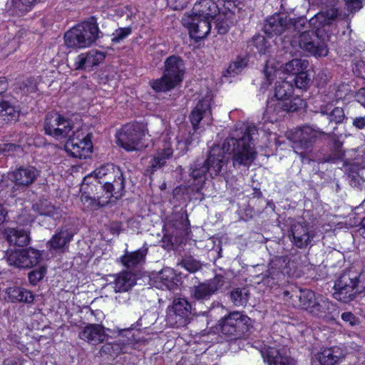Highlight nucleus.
Listing matches in <instances>:
<instances>
[{"label": "nucleus", "mask_w": 365, "mask_h": 365, "mask_svg": "<svg viewBox=\"0 0 365 365\" xmlns=\"http://www.w3.org/2000/svg\"><path fill=\"white\" fill-rule=\"evenodd\" d=\"M256 133L257 129L255 126H248L241 137L226 138L222 146L217 145L211 148L206 160L202 162L197 160L191 164L189 176L193 180V183L189 186L190 189L196 193H201L209 178L213 179L221 175L231 153L235 168L241 165L249 167L256 156V152L252 146V136Z\"/></svg>", "instance_id": "1"}, {"label": "nucleus", "mask_w": 365, "mask_h": 365, "mask_svg": "<svg viewBox=\"0 0 365 365\" xmlns=\"http://www.w3.org/2000/svg\"><path fill=\"white\" fill-rule=\"evenodd\" d=\"M295 31L292 36H286L282 38L281 46L285 53L297 56L304 53L307 56L316 58L325 57L329 53L327 43L319 37V30Z\"/></svg>", "instance_id": "2"}, {"label": "nucleus", "mask_w": 365, "mask_h": 365, "mask_svg": "<svg viewBox=\"0 0 365 365\" xmlns=\"http://www.w3.org/2000/svg\"><path fill=\"white\" fill-rule=\"evenodd\" d=\"M219 8L212 0H201L195 4L192 14L184 15L182 25L189 31L190 36L199 41L207 37L211 29V21L215 19Z\"/></svg>", "instance_id": "3"}, {"label": "nucleus", "mask_w": 365, "mask_h": 365, "mask_svg": "<svg viewBox=\"0 0 365 365\" xmlns=\"http://www.w3.org/2000/svg\"><path fill=\"white\" fill-rule=\"evenodd\" d=\"M103 36L96 19L93 16L71 29L64 34L65 44L73 48H81L91 46Z\"/></svg>", "instance_id": "4"}, {"label": "nucleus", "mask_w": 365, "mask_h": 365, "mask_svg": "<svg viewBox=\"0 0 365 365\" xmlns=\"http://www.w3.org/2000/svg\"><path fill=\"white\" fill-rule=\"evenodd\" d=\"M185 69L183 61L180 56H170L164 62L163 76L151 80L149 84L155 92L170 91L182 81Z\"/></svg>", "instance_id": "5"}, {"label": "nucleus", "mask_w": 365, "mask_h": 365, "mask_svg": "<svg viewBox=\"0 0 365 365\" xmlns=\"http://www.w3.org/2000/svg\"><path fill=\"white\" fill-rule=\"evenodd\" d=\"M309 2L319 9V11L309 21V24L313 29H323L326 31V27H329L346 16L341 9L339 0H310Z\"/></svg>", "instance_id": "6"}, {"label": "nucleus", "mask_w": 365, "mask_h": 365, "mask_svg": "<svg viewBox=\"0 0 365 365\" xmlns=\"http://www.w3.org/2000/svg\"><path fill=\"white\" fill-rule=\"evenodd\" d=\"M307 25L304 18L292 19L286 13H275L269 16L264 24V31L269 37L279 36L286 33V36H292L295 31H300Z\"/></svg>", "instance_id": "7"}, {"label": "nucleus", "mask_w": 365, "mask_h": 365, "mask_svg": "<svg viewBox=\"0 0 365 365\" xmlns=\"http://www.w3.org/2000/svg\"><path fill=\"white\" fill-rule=\"evenodd\" d=\"M252 327V320L240 312H232L222 317L216 329L229 339L243 337Z\"/></svg>", "instance_id": "8"}, {"label": "nucleus", "mask_w": 365, "mask_h": 365, "mask_svg": "<svg viewBox=\"0 0 365 365\" xmlns=\"http://www.w3.org/2000/svg\"><path fill=\"white\" fill-rule=\"evenodd\" d=\"M327 135L329 133L309 125L301 127L292 134L293 149L297 154L304 157L312 150L313 145L319 138Z\"/></svg>", "instance_id": "9"}, {"label": "nucleus", "mask_w": 365, "mask_h": 365, "mask_svg": "<svg viewBox=\"0 0 365 365\" xmlns=\"http://www.w3.org/2000/svg\"><path fill=\"white\" fill-rule=\"evenodd\" d=\"M289 264L288 256H273L269 259L267 269L255 276L259 279L257 283H262L268 287L277 284L286 274L289 273Z\"/></svg>", "instance_id": "10"}, {"label": "nucleus", "mask_w": 365, "mask_h": 365, "mask_svg": "<svg viewBox=\"0 0 365 365\" xmlns=\"http://www.w3.org/2000/svg\"><path fill=\"white\" fill-rule=\"evenodd\" d=\"M358 273L355 271L344 272L334 283L333 297L343 303L353 301L359 294L357 289Z\"/></svg>", "instance_id": "11"}, {"label": "nucleus", "mask_w": 365, "mask_h": 365, "mask_svg": "<svg viewBox=\"0 0 365 365\" xmlns=\"http://www.w3.org/2000/svg\"><path fill=\"white\" fill-rule=\"evenodd\" d=\"M145 135L140 124H127L116 135L118 144L128 151L140 150L145 147L143 139Z\"/></svg>", "instance_id": "12"}, {"label": "nucleus", "mask_w": 365, "mask_h": 365, "mask_svg": "<svg viewBox=\"0 0 365 365\" xmlns=\"http://www.w3.org/2000/svg\"><path fill=\"white\" fill-rule=\"evenodd\" d=\"M191 304L184 298H175L166 312V322L174 328L183 327L190 322Z\"/></svg>", "instance_id": "13"}, {"label": "nucleus", "mask_w": 365, "mask_h": 365, "mask_svg": "<svg viewBox=\"0 0 365 365\" xmlns=\"http://www.w3.org/2000/svg\"><path fill=\"white\" fill-rule=\"evenodd\" d=\"M65 150L74 158H86L93 147L91 134H83L80 130L73 132V135L65 143Z\"/></svg>", "instance_id": "14"}, {"label": "nucleus", "mask_w": 365, "mask_h": 365, "mask_svg": "<svg viewBox=\"0 0 365 365\" xmlns=\"http://www.w3.org/2000/svg\"><path fill=\"white\" fill-rule=\"evenodd\" d=\"M41 258L39 251L32 248H26L11 251L6 254L9 264L18 268L29 269L36 265Z\"/></svg>", "instance_id": "15"}, {"label": "nucleus", "mask_w": 365, "mask_h": 365, "mask_svg": "<svg viewBox=\"0 0 365 365\" xmlns=\"http://www.w3.org/2000/svg\"><path fill=\"white\" fill-rule=\"evenodd\" d=\"M114 281L106 284V288L113 289L115 293H120L115 297V299L119 302H125L129 299V290L135 284V275L131 272H122L117 275L113 276Z\"/></svg>", "instance_id": "16"}, {"label": "nucleus", "mask_w": 365, "mask_h": 365, "mask_svg": "<svg viewBox=\"0 0 365 365\" xmlns=\"http://www.w3.org/2000/svg\"><path fill=\"white\" fill-rule=\"evenodd\" d=\"M225 284V277L216 274L213 278L205 282L194 286L191 290V297L196 301L204 303L210 300V297L216 294Z\"/></svg>", "instance_id": "17"}, {"label": "nucleus", "mask_w": 365, "mask_h": 365, "mask_svg": "<svg viewBox=\"0 0 365 365\" xmlns=\"http://www.w3.org/2000/svg\"><path fill=\"white\" fill-rule=\"evenodd\" d=\"M211 101L212 98L207 96L197 102L189 116L192 128H204L205 125L212 123Z\"/></svg>", "instance_id": "18"}, {"label": "nucleus", "mask_w": 365, "mask_h": 365, "mask_svg": "<svg viewBox=\"0 0 365 365\" xmlns=\"http://www.w3.org/2000/svg\"><path fill=\"white\" fill-rule=\"evenodd\" d=\"M292 242L298 248L302 249L310 245L315 235L309 230L308 223L304 220L294 222L290 227Z\"/></svg>", "instance_id": "19"}, {"label": "nucleus", "mask_w": 365, "mask_h": 365, "mask_svg": "<svg viewBox=\"0 0 365 365\" xmlns=\"http://www.w3.org/2000/svg\"><path fill=\"white\" fill-rule=\"evenodd\" d=\"M180 274L176 273L172 268L165 267L158 273L155 283L160 289L175 291L182 284Z\"/></svg>", "instance_id": "20"}, {"label": "nucleus", "mask_w": 365, "mask_h": 365, "mask_svg": "<svg viewBox=\"0 0 365 365\" xmlns=\"http://www.w3.org/2000/svg\"><path fill=\"white\" fill-rule=\"evenodd\" d=\"M115 178H103L101 180L106 189V198H110L114 202L120 199L125 194V178L120 169V175Z\"/></svg>", "instance_id": "21"}, {"label": "nucleus", "mask_w": 365, "mask_h": 365, "mask_svg": "<svg viewBox=\"0 0 365 365\" xmlns=\"http://www.w3.org/2000/svg\"><path fill=\"white\" fill-rule=\"evenodd\" d=\"M262 356L268 365H296L295 360L291 357L283 347H267Z\"/></svg>", "instance_id": "22"}, {"label": "nucleus", "mask_w": 365, "mask_h": 365, "mask_svg": "<svg viewBox=\"0 0 365 365\" xmlns=\"http://www.w3.org/2000/svg\"><path fill=\"white\" fill-rule=\"evenodd\" d=\"M81 339L87 341L92 345H96L103 342L108 336L105 331V328L98 324H88L82 328L78 334Z\"/></svg>", "instance_id": "23"}, {"label": "nucleus", "mask_w": 365, "mask_h": 365, "mask_svg": "<svg viewBox=\"0 0 365 365\" xmlns=\"http://www.w3.org/2000/svg\"><path fill=\"white\" fill-rule=\"evenodd\" d=\"M106 58V53L97 50H91L78 55L75 61V69L91 71L98 66Z\"/></svg>", "instance_id": "24"}, {"label": "nucleus", "mask_w": 365, "mask_h": 365, "mask_svg": "<svg viewBox=\"0 0 365 365\" xmlns=\"http://www.w3.org/2000/svg\"><path fill=\"white\" fill-rule=\"evenodd\" d=\"M322 124L324 128L327 130V133H334V130L336 129V125L341 123L345 118V113L343 108L336 107L331 111H328L327 108H321Z\"/></svg>", "instance_id": "25"}, {"label": "nucleus", "mask_w": 365, "mask_h": 365, "mask_svg": "<svg viewBox=\"0 0 365 365\" xmlns=\"http://www.w3.org/2000/svg\"><path fill=\"white\" fill-rule=\"evenodd\" d=\"M39 175V171L33 166L20 167L11 174V180L19 187L31 185Z\"/></svg>", "instance_id": "26"}, {"label": "nucleus", "mask_w": 365, "mask_h": 365, "mask_svg": "<svg viewBox=\"0 0 365 365\" xmlns=\"http://www.w3.org/2000/svg\"><path fill=\"white\" fill-rule=\"evenodd\" d=\"M74 235L71 229L61 228L58 230L47 242V247L51 250H64L68 248Z\"/></svg>", "instance_id": "27"}, {"label": "nucleus", "mask_w": 365, "mask_h": 365, "mask_svg": "<svg viewBox=\"0 0 365 365\" xmlns=\"http://www.w3.org/2000/svg\"><path fill=\"white\" fill-rule=\"evenodd\" d=\"M148 245L144 243L143 246L134 252L126 251L121 257L123 264L128 268L137 267L145 262V257L148 254Z\"/></svg>", "instance_id": "28"}, {"label": "nucleus", "mask_w": 365, "mask_h": 365, "mask_svg": "<svg viewBox=\"0 0 365 365\" xmlns=\"http://www.w3.org/2000/svg\"><path fill=\"white\" fill-rule=\"evenodd\" d=\"M9 299L12 303H27L32 304L34 299L33 293L21 287L14 286L8 287L6 289Z\"/></svg>", "instance_id": "29"}, {"label": "nucleus", "mask_w": 365, "mask_h": 365, "mask_svg": "<svg viewBox=\"0 0 365 365\" xmlns=\"http://www.w3.org/2000/svg\"><path fill=\"white\" fill-rule=\"evenodd\" d=\"M104 186L101 180H98L93 174H91L83 178L81 191L82 194L96 196L97 193H100V191L106 192Z\"/></svg>", "instance_id": "30"}, {"label": "nucleus", "mask_w": 365, "mask_h": 365, "mask_svg": "<svg viewBox=\"0 0 365 365\" xmlns=\"http://www.w3.org/2000/svg\"><path fill=\"white\" fill-rule=\"evenodd\" d=\"M173 155V150L170 148H165L158 150L149 162L146 171L152 175L158 169L166 164V160Z\"/></svg>", "instance_id": "31"}, {"label": "nucleus", "mask_w": 365, "mask_h": 365, "mask_svg": "<svg viewBox=\"0 0 365 365\" xmlns=\"http://www.w3.org/2000/svg\"><path fill=\"white\" fill-rule=\"evenodd\" d=\"M6 239L10 245L18 247L27 246L31 240L29 232L23 229L19 228L7 230Z\"/></svg>", "instance_id": "32"}, {"label": "nucleus", "mask_w": 365, "mask_h": 365, "mask_svg": "<svg viewBox=\"0 0 365 365\" xmlns=\"http://www.w3.org/2000/svg\"><path fill=\"white\" fill-rule=\"evenodd\" d=\"M334 309L333 304L328 299L319 295L318 299L309 314L318 318H325L332 312Z\"/></svg>", "instance_id": "33"}, {"label": "nucleus", "mask_w": 365, "mask_h": 365, "mask_svg": "<svg viewBox=\"0 0 365 365\" xmlns=\"http://www.w3.org/2000/svg\"><path fill=\"white\" fill-rule=\"evenodd\" d=\"M327 135L333 142L331 152L327 155L324 156L322 160L323 163H335L337 160H341L344 156V150L342 148L343 143L339 140L338 136L335 134L329 133Z\"/></svg>", "instance_id": "34"}, {"label": "nucleus", "mask_w": 365, "mask_h": 365, "mask_svg": "<svg viewBox=\"0 0 365 365\" xmlns=\"http://www.w3.org/2000/svg\"><path fill=\"white\" fill-rule=\"evenodd\" d=\"M345 164L346 173L351 186H360L365 181V179L362 175L364 168L356 163L347 164L345 163Z\"/></svg>", "instance_id": "35"}, {"label": "nucleus", "mask_w": 365, "mask_h": 365, "mask_svg": "<svg viewBox=\"0 0 365 365\" xmlns=\"http://www.w3.org/2000/svg\"><path fill=\"white\" fill-rule=\"evenodd\" d=\"M342 356L338 347L325 349L318 354V360L322 365H334Z\"/></svg>", "instance_id": "36"}, {"label": "nucleus", "mask_w": 365, "mask_h": 365, "mask_svg": "<svg viewBox=\"0 0 365 365\" xmlns=\"http://www.w3.org/2000/svg\"><path fill=\"white\" fill-rule=\"evenodd\" d=\"M233 13L230 11L225 13H217L215 19V29L219 34H225L233 24Z\"/></svg>", "instance_id": "37"}, {"label": "nucleus", "mask_w": 365, "mask_h": 365, "mask_svg": "<svg viewBox=\"0 0 365 365\" xmlns=\"http://www.w3.org/2000/svg\"><path fill=\"white\" fill-rule=\"evenodd\" d=\"M309 65V63L307 60L296 58L286 63L283 66V71L284 73L295 76L307 70Z\"/></svg>", "instance_id": "38"}, {"label": "nucleus", "mask_w": 365, "mask_h": 365, "mask_svg": "<svg viewBox=\"0 0 365 365\" xmlns=\"http://www.w3.org/2000/svg\"><path fill=\"white\" fill-rule=\"evenodd\" d=\"M62 119V115L58 113H48L46 114L43 128L45 133L53 136L59 131L60 120Z\"/></svg>", "instance_id": "39"}, {"label": "nucleus", "mask_w": 365, "mask_h": 365, "mask_svg": "<svg viewBox=\"0 0 365 365\" xmlns=\"http://www.w3.org/2000/svg\"><path fill=\"white\" fill-rule=\"evenodd\" d=\"M248 58L247 55L237 56L229 65L224 72V76H234L240 73L247 66Z\"/></svg>", "instance_id": "40"}, {"label": "nucleus", "mask_w": 365, "mask_h": 365, "mask_svg": "<svg viewBox=\"0 0 365 365\" xmlns=\"http://www.w3.org/2000/svg\"><path fill=\"white\" fill-rule=\"evenodd\" d=\"M100 352L111 356H117L122 353L127 352L126 343L121 340L113 343H106L102 346Z\"/></svg>", "instance_id": "41"}, {"label": "nucleus", "mask_w": 365, "mask_h": 365, "mask_svg": "<svg viewBox=\"0 0 365 365\" xmlns=\"http://www.w3.org/2000/svg\"><path fill=\"white\" fill-rule=\"evenodd\" d=\"M33 208L41 215L54 218L58 215V209L47 200H40L33 205Z\"/></svg>", "instance_id": "42"}, {"label": "nucleus", "mask_w": 365, "mask_h": 365, "mask_svg": "<svg viewBox=\"0 0 365 365\" xmlns=\"http://www.w3.org/2000/svg\"><path fill=\"white\" fill-rule=\"evenodd\" d=\"M81 200L88 202V207L91 209H96L100 207H105L109 203L114 202L110 198H106V195H101L97 193L96 196H90L89 195L82 194Z\"/></svg>", "instance_id": "43"}, {"label": "nucleus", "mask_w": 365, "mask_h": 365, "mask_svg": "<svg viewBox=\"0 0 365 365\" xmlns=\"http://www.w3.org/2000/svg\"><path fill=\"white\" fill-rule=\"evenodd\" d=\"M284 106H285L280 100L272 99L267 105L265 113L270 115L269 118H270L271 120H277L278 117H282L286 113Z\"/></svg>", "instance_id": "44"}, {"label": "nucleus", "mask_w": 365, "mask_h": 365, "mask_svg": "<svg viewBox=\"0 0 365 365\" xmlns=\"http://www.w3.org/2000/svg\"><path fill=\"white\" fill-rule=\"evenodd\" d=\"M173 226L180 232L186 234L190 226L188 216L185 211H180L173 215L172 218Z\"/></svg>", "instance_id": "45"}, {"label": "nucleus", "mask_w": 365, "mask_h": 365, "mask_svg": "<svg viewBox=\"0 0 365 365\" xmlns=\"http://www.w3.org/2000/svg\"><path fill=\"white\" fill-rule=\"evenodd\" d=\"M314 292L310 289H300L293 293L291 295L290 299L294 306L302 309L304 305L308 303V301L314 299Z\"/></svg>", "instance_id": "46"}, {"label": "nucleus", "mask_w": 365, "mask_h": 365, "mask_svg": "<svg viewBox=\"0 0 365 365\" xmlns=\"http://www.w3.org/2000/svg\"><path fill=\"white\" fill-rule=\"evenodd\" d=\"M203 130L204 128H192V131H189L187 136L185 137L183 140L178 142V145L182 146V149L187 151L189 146L197 145L199 143L200 134Z\"/></svg>", "instance_id": "47"}, {"label": "nucleus", "mask_w": 365, "mask_h": 365, "mask_svg": "<svg viewBox=\"0 0 365 365\" xmlns=\"http://www.w3.org/2000/svg\"><path fill=\"white\" fill-rule=\"evenodd\" d=\"M293 86L289 81H277L274 87V97L277 100H282L290 97L293 93Z\"/></svg>", "instance_id": "48"}, {"label": "nucleus", "mask_w": 365, "mask_h": 365, "mask_svg": "<svg viewBox=\"0 0 365 365\" xmlns=\"http://www.w3.org/2000/svg\"><path fill=\"white\" fill-rule=\"evenodd\" d=\"M120 175L119 167L115 166L113 164H107L98 168L95 172L93 176L98 180L103 178H115Z\"/></svg>", "instance_id": "49"}, {"label": "nucleus", "mask_w": 365, "mask_h": 365, "mask_svg": "<svg viewBox=\"0 0 365 365\" xmlns=\"http://www.w3.org/2000/svg\"><path fill=\"white\" fill-rule=\"evenodd\" d=\"M249 290L246 287L237 288L230 292V298L235 306H243L249 298Z\"/></svg>", "instance_id": "50"}, {"label": "nucleus", "mask_w": 365, "mask_h": 365, "mask_svg": "<svg viewBox=\"0 0 365 365\" xmlns=\"http://www.w3.org/2000/svg\"><path fill=\"white\" fill-rule=\"evenodd\" d=\"M73 128V123L71 119L62 115L60 120L59 131L56 134H53L52 137L56 139L66 138L71 136L69 134Z\"/></svg>", "instance_id": "51"}, {"label": "nucleus", "mask_w": 365, "mask_h": 365, "mask_svg": "<svg viewBox=\"0 0 365 365\" xmlns=\"http://www.w3.org/2000/svg\"><path fill=\"white\" fill-rule=\"evenodd\" d=\"M280 101L286 106V107L284 106L286 113L297 111L304 106V102L302 98L297 96H292V95L290 97L280 100Z\"/></svg>", "instance_id": "52"}, {"label": "nucleus", "mask_w": 365, "mask_h": 365, "mask_svg": "<svg viewBox=\"0 0 365 365\" xmlns=\"http://www.w3.org/2000/svg\"><path fill=\"white\" fill-rule=\"evenodd\" d=\"M44 0H11V6L16 14H21L28 11L36 2H42Z\"/></svg>", "instance_id": "53"}, {"label": "nucleus", "mask_w": 365, "mask_h": 365, "mask_svg": "<svg viewBox=\"0 0 365 365\" xmlns=\"http://www.w3.org/2000/svg\"><path fill=\"white\" fill-rule=\"evenodd\" d=\"M249 46L255 47L259 53H265L269 47L265 37L260 34L254 36Z\"/></svg>", "instance_id": "54"}, {"label": "nucleus", "mask_w": 365, "mask_h": 365, "mask_svg": "<svg viewBox=\"0 0 365 365\" xmlns=\"http://www.w3.org/2000/svg\"><path fill=\"white\" fill-rule=\"evenodd\" d=\"M47 269L45 266L35 269L28 274L29 282L32 285H36L46 275Z\"/></svg>", "instance_id": "55"}, {"label": "nucleus", "mask_w": 365, "mask_h": 365, "mask_svg": "<svg viewBox=\"0 0 365 365\" xmlns=\"http://www.w3.org/2000/svg\"><path fill=\"white\" fill-rule=\"evenodd\" d=\"M293 81L297 88L307 89L311 83V78L307 73V70L304 71L302 73L296 75Z\"/></svg>", "instance_id": "56"}, {"label": "nucleus", "mask_w": 365, "mask_h": 365, "mask_svg": "<svg viewBox=\"0 0 365 365\" xmlns=\"http://www.w3.org/2000/svg\"><path fill=\"white\" fill-rule=\"evenodd\" d=\"M180 264L190 272H195L200 269L202 267L199 261L191 257L182 259Z\"/></svg>", "instance_id": "57"}, {"label": "nucleus", "mask_w": 365, "mask_h": 365, "mask_svg": "<svg viewBox=\"0 0 365 365\" xmlns=\"http://www.w3.org/2000/svg\"><path fill=\"white\" fill-rule=\"evenodd\" d=\"M132 29L130 26L118 28L113 32L111 41L113 43H120L130 35Z\"/></svg>", "instance_id": "58"}, {"label": "nucleus", "mask_w": 365, "mask_h": 365, "mask_svg": "<svg viewBox=\"0 0 365 365\" xmlns=\"http://www.w3.org/2000/svg\"><path fill=\"white\" fill-rule=\"evenodd\" d=\"M20 89L26 93H32L37 91V83L34 78H29L21 82Z\"/></svg>", "instance_id": "59"}, {"label": "nucleus", "mask_w": 365, "mask_h": 365, "mask_svg": "<svg viewBox=\"0 0 365 365\" xmlns=\"http://www.w3.org/2000/svg\"><path fill=\"white\" fill-rule=\"evenodd\" d=\"M0 150L5 155H11L16 151L21 150V148L19 145L14 143H4L3 145H1Z\"/></svg>", "instance_id": "60"}, {"label": "nucleus", "mask_w": 365, "mask_h": 365, "mask_svg": "<svg viewBox=\"0 0 365 365\" xmlns=\"http://www.w3.org/2000/svg\"><path fill=\"white\" fill-rule=\"evenodd\" d=\"M133 329V327L128 329H124L119 331L120 335L125 336L127 339L121 340V341H125L126 343V346L128 345L133 344V342L135 341L134 338V334L131 333V331Z\"/></svg>", "instance_id": "61"}, {"label": "nucleus", "mask_w": 365, "mask_h": 365, "mask_svg": "<svg viewBox=\"0 0 365 365\" xmlns=\"http://www.w3.org/2000/svg\"><path fill=\"white\" fill-rule=\"evenodd\" d=\"M348 9L351 12L359 10L362 7V2L365 0H344Z\"/></svg>", "instance_id": "62"}, {"label": "nucleus", "mask_w": 365, "mask_h": 365, "mask_svg": "<svg viewBox=\"0 0 365 365\" xmlns=\"http://www.w3.org/2000/svg\"><path fill=\"white\" fill-rule=\"evenodd\" d=\"M341 319L345 322H348L350 325L354 326L357 324L358 319L351 312H344L341 314Z\"/></svg>", "instance_id": "63"}, {"label": "nucleus", "mask_w": 365, "mask_h": 365, "mask_svg": "<svg viewBox=\"0 0 365 365\" xmlns=\"http://www.w3.org/2000/svg\"><path fill=\"white\" fill-rule=\"evenodd\" d=\"M357 277V289L359 294L365 292V273H358Z\"/></svg>", "instance_id": "64"}]
</instances>
